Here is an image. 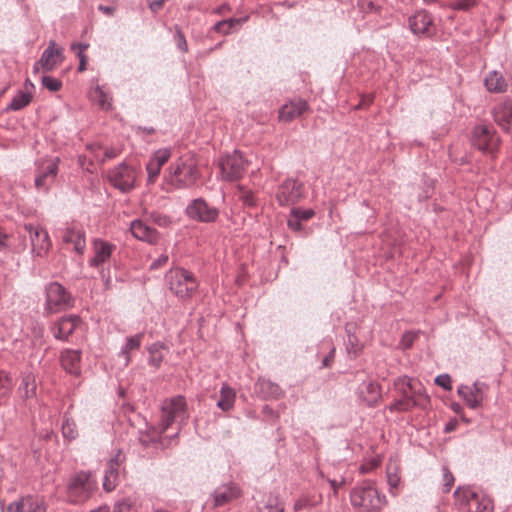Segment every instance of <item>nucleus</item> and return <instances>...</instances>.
Returning <instances> with one entry per match:
<instances>
[{
    "label": "nucleus",
    "instance_id": "1",
    "mask_svg": "<svg viewBox=\"0 0 512 512\" xmlns=\"http://www.w3.org/2000/svg\"><path fill=\"white\" fill-rule=\"evenodd\" d=\"M169 183L177 189L194 186L200 178L196 159L191 154L180 156L169 167Z\"/></svg>",
    "mask_w": 512,
    "mask_h": 512
},
{
    "label": "nucleus",
    "instance_id": "2",
    "mask_svg": "<svg viewBox=\"0 0 512 512\" xmlns=\"http://www.w3.org/2000/svg\"><path fill=\"white\" fill-rule=\"evenodd\" d=\"M351 504L361 512H379L385 504V496L380 495L374 482L364 480L350 493Z\"/></svg>",
    "mask_w": 512,
    "mask_h": 512
},
{
    "label": "nucleus",
    "instance_id": "3",
    "mask_svg": "<svg viewBox=\"0 0 512 512\" xmlns=\"http://www.w3.org/2000/svg\"><path fill=\"white\" fill-rule=\"evenodd\" d=\"M97 488V481L91 472L79 471L69 479L66 496L72 504H83L94 495Z\"/></svg>",
    "mask_w": 512,
    "mask_h": 512
},
{
    "label": "nucleus",
    "instance_id": "4",
    "mask_svg": "<svg viewBox=\"0 0 512 512\" xmlns=\"http://www.w3.org/2000/svg\"><path fill=\"white\" fill-rule=\"evenodd\" d=\"M169 289L181 300H187L193 297L199 287V282L195 275L184 269H171L166 275Z\"/></svg>",
    "mask_w": 512,
    "mask_h": 512
},
{
    "label": "nucleus",
    "instance_id": "5",
    "mask_svg": "<svg viewBox=\"0 0 512 512\" xmlns=\"http://www.w3.org/2000/svg\"><path fill=\"white\" fill-rule=\"evenodd\" d=\"M44 294V311L47 314L67 311L75 305V298L59 282L54 281L47 283L44 287Z\"/></svg>",
    "mask_w": 512,
    "mask_h": 512
},
{
    "label": "nucleus",
    "instance_id": "6",
    "mask_svg": "<svg viewBox=\"0 0 512 512\" xmlns=\"http://www.w3.org/2000/svg\"><path fill=\"white\" fill-rule=\"evenodd\" d=\"M247 165V161L239 151L235 150L226 154L219 161L222 179L228 182L241 179L246 172Z\"/></svg>",
    "mask_w": 512,
    "mask_h": 512
},
{
    "label": "nucleus",
    "instance_id": "7",
    "mask_svg": "<svg viewBox=\"0 0 512 512\" xmlns=\"http://www.w3.org/2000/svg\"><path fill=\"white\" fill-rule=\"evenodd\" d=\"M454 495L468 512H492L493 510L491 499L470 488L458 487Z\"/></svg>",
    "mask_w": 512,
    "mask_h": 512
},
{
    "label": "nucleus",
    "instance_id": "8",
    "mask_svg": "<svg viewBox=\"0 0 512 512\" xmlns=\"http://www.w3.org/2000/svg\"><path fill=\"white\" fill-rule=\"evenodd\" d=\"M219 209L210 205L204 198L193 199L185 208L188 218L201 223H214L219 217Z\"/></svg>",
    "mask_w": 512,
    "mask_h": 512
},
{
    "label": "nucleus",
    "instance_id": "9",
    "mask_svg": "<svg viewBox=\"0 0 512 512\" xmlns=\"http://www.w3.org/2000/svg\"><path fill=\"white\" fill-rule=\"evenodd\" d=\"M22 235L28 238L31 244V251L36 256H43L50 248V239L47 231L33 224L23 226Z\"/></svg>",
    "mask_w": 512,
    "mask_h": 512
},
{
    "label": "nucleus",
    "instance_id": "10",
    "mask_svg": "<svg viewBox=\"0 0 512 512\" xmlns=\"http://www.w3.org/2000/svg\"><path fill=\"white\" fill-rule=\"evenodd\" d=\"M108 180L116 189L128 192L134 188L136 171L126 163H121L108 172Z\"/></svg>",
    "mask_w": 512,
    "mask_h": 512
},
{
    "label": "nucleus",
    "instance_id": "11",
    "mask_svg": "<svg viewBox=\"0 0 512 512\" xmlns=\"http://www.w3.org/2000/svg\"><path fill=\"white\" fill-rule=\"evenodd\" d=\"M395 389L401 394V398L407 402H416L417 407H424L428 397L417 387V383L407 376L398 377L394 381Z\"/></svg>",
    "mask_w": 512,
    "mask_h": 512
},
{
    "label": "nucleus",
    "instance_id": "12",
    "mask_svg": "<svg viewBox=\"0 0 512 512\" xmlns=\"http://www.w3.org/2000/svg\"><path fill=\"white\" fill-rule=\"evenodd\" d=\"M186 417V401L183 396H177L164 402L162 407L163 430H167L173 422L183 421Z\"/></svg>",
    "mask_w": 512,
    "mask_h": 512
},
{
    "label": "nucleus",
    "instance_id": "13",
    "mask_svg": "<svg viewBox=\"0 0 512 512\" xmlns=\"http://www.w3.org/2000/svg\"><path fill=\"white\" fill-rule=\"evenodd\" d=\"M59 158H47L41 160L36 169L35 186L41 190H48L55 181L58 173Z\"/></svg>",
    "mask_w": 512,
    "mask_h": 512
},
{
    "label": "nucleus",
    "instance_id": "14",
    "mask_svg": "<svg viewBox=\"0 0 512 512\" xmlns=\"http://www.w3.org/2000/svg\"><path fill=\"white\" fill-rule=\"evenodd\" d=\"M241 496V489L233 482L218 486L210 495L206 506L219 508L225 506Z\"/></svg>",
    "mask_w": 512,
    "mask_h": 512
},
{
    "label": "nucleus",
    "instance_id": "15",
    "mask_svg": "<svg viewBox=\"0 0 512 512\" xmlns=\"http://www.w3.org/2000/svg\"><path fill=\"white\" fill-rule=\"evenodd\" d=\"M487 390L488 385L486 383L475 381L471 386H459L458 394L469 408L477 409L482 405Z\"/></svg>",
    "mask_w": 512,
    "mask_h": 512
},
{
    "label": "nucleus",
    "instance_id": "16",
    "mask_svg": "<svg viewBox=\"0 0 512 512\" xmlns=\"http://www.w3.org/2000/svg\"><path fill=\"white\" fill-rule=\"evenodd\" d=\"M303 195L302 183L287 179L279 187L276 192V199L281 206L291 205L298 202Z\"/></svg>",
    "mask_w": 512,
    "mask_h": 512
},
{
    "label": "nucleus",
    "instance_id": "17",
    "mask_svg": "<svg viewBox=\"0 0 512 512\" xmlns=\"http://www.w3.org/2000/svg\"><path fill=\"white\" fill-rule=\"evenodd\" d=\"M80 323L81 318L78 315L62 316L51 327L53 336L58 340L66 341Z\"/></svg>",
    "mask_w": 512,
    "mask_h": 512
},
{
    "label": "nucleus",
    "instance_id": "18",
    "mask_svg": "<svg viewBox=\"0 0 512 512\" xmlns=\"http://www.w3.org/2000/svg\"><path fill=\"white\" fill-rule=\"evenodd\" d=\"M472 143L483 152L494 153L500 144L496 130H474Z\"/></svg>",
    "mask_w": 512,
    "mask_h": 512
},
{
    "label": "nucleus",
    "instance_id": "19",
    "mask_svg": "<svg viewBox=\"0 0 512 512\" xmlns=\"http://www.w3.org/2000/svg\"><path fill=\"white\" fill-rule=\"evenodd\" d=\"M63 60V49L58 47L54 40H51L48 43V47L43 51L39 63L43 70L51 71Z\"/></svg>",
    "mask_w": 512,
    "mask_h": 512
},
{
    "label": "nucleus",
    "instance_id": "20",
    "mask_svg": "<svg viewBox=\"0 0 512 512\" xmlns=\"http://www.w3.org/2000/svg\"><path fill=\"white\" fill-rule=\"evenodd\" d=\"M62 368L74 376L81 374V351L76 349H64L60 354Z\"/></svg>",
    "mask_w": 512,
    "mask_h": 512
},
{
    "label": "nucleus",
    "instance_id": "21",
    "mask_svg": "<svg viewBox=\"0 0 512 512\" xmlns=\"http://www.w3.org/2000/svg\"><path fill=\"white\" fill-rule=\"evenodd\" d=\"M115 249L113 244L106 242L101 239H95L93 241L94 256L89 260L91 267H100L106 261H108Z\"/></svg>",
    "mask_w": 512,
    "mask_h": 512
},
{
    "label": "nucleus",
    "instance_id": "22",
    "mask_svg": "<svg viewBox=\"0 0 512 512\" xmlns=\"http://www.w3.org/2000/svg\"><path fill=\"white\" fill-rule=\"evenodd\" d=\"M130 230L132 235L150 244L157 243L159 234L155 228L148 226L142 220H134L131 222Z\"/></svg>",
    "mask_w": 512,
    "mask_h": 512
},
{
    "label": "nucleus",
    "instance_id": "23",
    "mask_svg": "<svg viewBox=\"0 0 512 512\" xmlns=\"http://www.w3.org/2000/svg\"><path fill=\"white\" fill-rule=\"evenodd\" d=\"M307 107V102L303 99L292 100L281 107L279 110V119L283 123H287L302 115V113L307 110Z\"/></svg>",
    "mask_w": 512,
    "mask_h": 512
},
{
    "label": "nucleus",
    "instance_id": "24",
    "mask_svg": "<svg viewBox=\"0 0 512 512\" xmlns=\"http://www.w3.org/2000/svg\"><path fill=\"white\" fill-rule=\"evenodd\" d=\"M314 216L315 211L313 209L294 207L289 213L287 225L292 231L300 232L303 230L302 223L310 220Z\"/></svg>",
    "mask_w": 512,
    "mask_h": 512
},
{
    "label": "nucleus",
    "instance_id": "25",
    "mask_svg": "<svg viewBox=\"0 0 512 512\" xmlns=\"http://www.w3.org/2000/svg\"><path fill=\"white\" fill-rule=\"evenodd\" d=\"M119 454L116 457L109 460L107 463V468L105 470V475L103 479V488L107 492L113 491L117 484L119 478V468H120V458Z\"/></svg>",
    "mask_w": 512,
    "mask_h": 512
},
{
    "label": "nucleus",
    "instance_id": "26",
    "mask_svg": "<svg viewBox=\"0 0 512 512\" xmlns=\"http://www.w3.org/2000/svg\"><path fill=\"white\" fill-rule=\"evenodd\" d=\"M255 393L262 399H279L283 395L280 386L267 379H259L255 383Z\"/></svg>",
    "mask_w": 512,
    "mask_h": 512
},
{
    "label": "nucleus",
    "instance_id": "27",
    "mask_svg": "<svg viewBox=\"0 0 512 512\" xmlns=\"http://www.w3.org/2000/svg\"><path fill=\"white\" fill-rule=\"evenodd\" d=\"M360 398L368 406H375L381 398V387L373 381L363 382L360 385Z\"/></svg>",
    "mask_w": 512,
    "mask_h": 512
},
{
    "label": "nucleus",
    "instance_id": "28",
    "mask_svg": "<svg viewBox=\"0 0 512 512\" xmlns=\"http://www.w3.org/2000/svg\"><path fill=\"white\" fill-rule=\"evenodd\" d=\"M409 25L414 34H430L432 17L426 12H418L409 18Z\"/></svg>",
    "mask_w": 512,
    "mask_h": 512
},
{
    "label": "nucleus",
    "instance_id": "29",
    "mask_svg": "<svg viewBox=\"0 0 512 512\" xmlns=\"http://www.w3.org/2000/svg\"><path fill=\"white\" fill-rule=\"evenodd\" d=\"M484 85L489 92L503 93L507 90L508 83L502 73L493 70L484 79Z\"/></svg>",
    "mask_w": 512,
    "mask_h": 512
},
{
    "label": "nucleus",
    "instance_id": "30",
    "mask_svg": "<svg viewBox=\"0 0 512 512\" xmlns=\"http://www.w3.org/2000/svg\"><path fill=\"white\" fill-rule=\"evenodd\" d=\"M36 378L32 372H26L22 375L18 393L22 399H31L36 396Z\"/></svg>",
    "mask_w": 512,
    "mask_h": 512
},
{
    "label": "nucleus",
    "instance_id": "31",
    "mask_svg": "<svg viewBox=\"0 0 512 512\" xmlns=\"http://www.w3.org/2000/svg\"><path fill=\"white\" fill-rule=\"evenodd\" d=\"M248 19H249V16H244V17H240V18L224 19V20L218 21L214 25L213 29L218 33L228 35L230 33H233L234 31H237L238 28L242 24L247 22Z\"/></svg>",
    "mask_w": 512,
    "mask_h": 512
},
{
    "label": "nucleus",
    "instance_id": "32",
    "mask_svg": "<svg viewBox=\"0 0 512 512\" xmlns=\"http://www.w3.org/2000/svg\"><path fill=\"white\" fill-rule=\"evenodd\" d=\"M236 392L227 384H223L220 389V398L216 402V406L224 412L230 411L235 403Z\"/></svg>",
    "mask_w": 512,
    "mask_h": 512
},
{
    "label": "nucleus",
    "instance_id": "33",
    "mask_svg": "<svg viewBox=\"0 0 512 512\" xmlns=\"http://www.w3.org/2000/svg\"><path fill=\"white\" fill-rule=\"evenodd\" d=\"M495 122L500 126L512 124V102L506 101L493 110Z\"/></svg>",
    "mask_w": 512,
    "mask_h": 512
},
{
    "label": "nucleus",
    "instance_id": "34",
    "mask_svg": "<svg viewBox=\"0 0 512 512\" xmlns=\"http://www.w3.org/2000/svg\"><path fill=\"white\" fill-rule=\"evenodd\" d=\"M66 243H71L78 254H82L86 247L84 232L81 230L68 229L63 235Z\"/></svg>",
    "mask_w": 512,
    "mask_h": 512
},
{
    "label": "nucleus",
    "instance_id": "35",
    "mask_svg": "<svg viewBox=\"0 0 512 512\" xmlns=\"http://www.w3.org/2000/svg\"><path fill=\"white\" fill-rule=\"evenodd\" d=\"M143 336V333H138L136 335L127 337L126 343L119 353L120 356L124 357L126 365H128L130 362V352L140 348Z\"/></svg>",
    "mask_w": 512,
    "mask_h": 512
},
{
    "label": "nucleus",
    "instance_id": "36",
    "mask_svg": "<svg viewBox=\"0 0 512 512\" xmlns=\"http://www.w3.org/2000/svg\"><path fill=\"white\" fill-rule=\"evenodd\" d=\"M89 95L91 100L101 109L108 110L111 108L112 98L99 85L91 89Z\"/></svg>",
    "mask_w": 512,
    "mask_h": 512
},
{
    "label": "nucleus",
    "instance_id": "37",
    "mask_svg": "<svg viewBox=\"0 0 512 512\" xmlns=\"http://www.w3.org/2000/svg\"><path fill=\"white\" fill-rule=\"evenodd\" d=\"M164 350H167V347L160 342L153 343L151 346L148 347V363L150 366H153L154 368L160 367L164 359Z\"/></svg>",
    "mask_w": 512,
    "mask_h": 512
},
{
    "label": "nucleus",
    "instance_id": "38",
    "mask_svg": "<svg viewBox=\"0 0 512 512\" xmlns=\"http://www.w3.org/2000/svg\"><path fill=\"white\" fill-rule=\"evenodd\" d=\"M32 99V96L28 92L18 91V93L12 98L11 102L7 105V110L18 111L27 106Z\"/></svg>",
    "mask_w": 512,
    "mask_h": 512
},
{
    "label": "nucleus",
    "instance_id": "39",
    "mask_svg": "<svg viewBox=\"0 0 512 512\" xmlns=\"http://www.w3.org/2000/svg\"><path fill=\"white\" fill-rule=\"evenodd\" d=\"M62 435L64 438L68 440H74L78 437V431L75 421L69 417L67 414L63 416L62 422Z\"/></svg>",
    "mask_w": 512,
    "mask_h": 512
},
{
    "label": "nucleus",
    "instance_id": "40",
    "mask_svg": "<svg viewBox=\"0 0 512 512\" xmlns=\"http://www.w3.org/2000/svg\"><path fill=\"white\" fill-rule=\"evenodd\" d=\"M21 506L24 508V512H45L43 504L32 496L22 498Z\"/></svg>",
    "mask_w": 512,
    "mask_h": 512
},
{
    "label": "nucleus",
    "instance_id": "41",
    "mask_svg": "<svg viewBox=\"0 0 512 512\" xmlns=\"http://www.w3.org/2000/svg\"><path fill=\"white\" fill-rule=\"evenodd\" d=\"M260 512H284V505L277 497L270 496Z\"/></svg>",
    "mask_w": 512,
    "mask_h": 512
},
{
    "label": "nucleus",
    "instance_id": "42",
    "mask_svg": "<svg viewBox=\"0 0 512 512\" xmlns=\"http://www.w3.org/2000/svg\"><path fill=\"white\" fill-rule=\"evenodd\" d=\"M12 389L11 377L5 372H0V400L9 395Z\"/></svg>",
    "mask_w": 512,
    "mask_h": 512
},
{
    "label": "nucleus",
    "instance_id": "43",
    "mask_svg": "<svg viewBox=\"0 0 512 512\" xmlns=\"http://www.w3.org/2000/svg\"><path fill=\"white\" fill-rule=\"evenodd\" d=\"M387 482L391 488L398 487L400 483V476L396 465L389 464L387 466Z\"/></svg>",
    "mask_w": 512,
    "mask_h": 512
},
{
    "label": "nucleus",
    "instance_id": "44",
    "mask_svg": "<svg viewBox=\"0 0 512 512\" xmlns=\"http://www.w3.org/2000/svg\"><path fill=\"white\" fill-rule=\"evenodd\" d=\"M170 156L171 151L169 149H159L150 160L161 168L169 160Z\"/></svg>",
    "mask_w": 512,
    "mask_h": 512
},
{
    "label": "nucleus",
    "instance_id": "45",
    "mask_svg": "<svg viewBox=\"0 0 512 512\" xmlns=\"http://www.w3.org/2000/svg\"><path fill=\"white\" fill-rule=\"evenodd\" d=\"M239 199L244 205L253 207L256 205V199L252 191L246 190L244 187H239Z\"/></svg>",
    "mask_w": 512,
    "mask_h": 512
},
{
    "label": "nucleus",
    "instance_id": "46",
    "mask_svg": "<svg viewBox=\"0 0 512 512\" xmlns=\"http://www.w3.org/2000/svg\"><path fill=\"white\" fill-rule=\"evenodd\" d=\"M42 85L51 92H57L62 87V82L52 76H43Z\"/></svg>",
    "mask_w": 512,
    "mask_h": 512
},
{
    "label": "nucleus",
    "instance_id": "47",
    "mask_svg": "<svg viewBox=\"0 0 512 512\" xmlns=\"http://www.w3.org/2000/svg\"><path fill=\"white\" fill-rule=\"evenodd\" d=\"M413 407H417V403L416 402H407L406 400L400 398L398 400H396L391 406H390V410L391 411H409L411 410Z\"/></svg>",
    "mask_w": 512,
    "mask_h": 512
},
{
    "label": "nucleus",
    "instance_id": "48",
    "mask_svg": "<svg viewBox=\"0 0 512 512\" xmlns=\"http://www.w3.org/2000/svg\"><path fill=\"white\" fill-rule=\"evenodd\" d=\"M134 505L130 499H123L115 504L113 512H134Z\"/></svg>",
    "mask_w": 512,
    "mask_h": 512
},
{
    "label": "nucleus",
    "instance_id": "49",
    "mask_svg": "<svg viewBox=\"0 0 512 512\" xmlns=\"http://www.w3.org/2000/svg\"><path fill=\"white\" fill-rule=\"evenodd\" d=\"M443 471V480H444V492H449L454 485V476L448 469V467L444 466L442 468Z\"/></svg>",
    "mask_w": 512,
    "mask_h": 512
},
{
    "label": "nucleus",
    "instance_id": "50",
    "mask_svg": "<svg viewBox=\"0 0 512 512\" xmlns=\"http://www.w3.org/2000/svg\"><path fill=\"white\" fill-rule=\"evenodd\" d=\"M435 383L442 387L444 390H447V391H450L452 389V380H451V377L450 375L448 374H441V375H438L436 378H435Z\"/></svg>",
    "mask_w": 512,
    "mask_h": 512
},
{
    "label": "nucleus",
    "instance_id": "51",
    "mask_svg": "<svg viewBox=\"0 0 512 512\" xmlns=\"http://www.w3.org/2000/svg\"><path fill=\"white\" fill-rule=\"evenodd\" d=\"M476 5V0H455L453 2V9L468 11Z\"/></svg>",
    "mask_w": 512,
    "mask_h": 512
},
{
    "label": "nucleus",
    "instance_id": "52",
    "mask_svg": "<svg viewBox=\"0 0 512 512\" xmlns=\"http://www.w3.org/2000/svg\"><path fill=\"white\" fill-rule=\"evenodd\" d=\"M146 169L148 172L149 181H154V179L159 175L161 168L158 164H155L153 161L149 160L146 165Z\"/></svg>",
    "mask_w": 512,
    "mask_h": 512
},
{
    "label": "nucleus",
    "instance_id": "53",
    "mask_svg": "<svg viewBox=\"0 0 512 512\" xmlns=\"http://www.w3.org/2000/svg\"><path fill=\"white\" fill-rule=\"evenodd\" d=\"M151 218L159 226L166 227L171 223L170 217L160 213H152Z\"/></svg>",
    "mask_w": 512,
    "mask_h": 512
},
{
    "label": "nucleus",
    "instance_id": "54",
    "mask_svg": "<svg viewBox=\"0 0 512 512\" xmlns=\"http://www.w3.org/2000/svg\"><path fill=\"white\" fill-rule=\"evenodd\" d=\"M175 39H176V44H177V47L179 48V50H181L182 52H187L188 45H187L184 34L180 30H177Z\"/></svg>",
    "mask_w": 512,
    "mask_h": 512
},
{
    "label": "nucleus",
    "instance_id": "55",
    "mask_svg": "<svg viewBox=\"0 0 512 512\" xmlns=\"http://www.w3.org/2000/svg\"><path fill=\"white\" fill-rule=\"evenodd\" d=\"M167 261H168V255L167 254H162L156 260H154L151 263L150 268L151 269H158V268L162 267L163 265H165L167 263Z\"/></svg>",
    "mask_w": 512,
    "mask_h": 512
},
{
    "label": "nucleus",
    "instance_id": "56",
    "mask_svg": "<svg viewBox=\"0 0 512 512\" xmlns=\"http://www.w3.org/2000/svg\"><path fill=\"white\" fill-rule=\"evenodd\" d=\"M103 149L104 157L101 159L102 162H104L105 160L113 159L119 154V151L116 148L105 147Z\"/></svg>",
    "mask_w": 512,
    "mask_h": 512
},
{
    "label": "nucleus",
    "instance_id": "57",
    "mask_svg": "<svg viewBox=\"0 0 512 512\" xmlns=\"http://www.w3.org/2000/svg\"><path fill=\"white\" fill-rule=\"evenodd\" d=\"M165 2H166V0L149 1V8L153 13H157L159 10L162 9Z\"/></svg>",
    "mask_w": 512,
    "mask_h": 512
},
{
    "label": "nucleus",
    "instance_id": "58",
    "mask_svg": "<svg viewBox=\"0 0 512 512\" xmlns=\"http://www.w3.org/2000/svg\"><path fill=\"white\" fill-rule=\"evenodd\" d=\"M415 338H416V335L413 334V333H406V334H404L403 338H402L403 346L406 347V348H409L413 344Z\"/></svg>",
    "mask_w": 512,
    "mask_h": 512
},
{
    "label": "nucleus",
    "instance_id": "59",
    "mask_svg": "<svg viewBox=\"0 0 512 512\" xmlns=\"http://www.w3.org/2000/svg\"><path fill=\"white\" fill-rule=\"evenodd\" d=\"M22 499L19 501H15L8 505L7 512H24V508H22Z\"/></svg>",
    "mask_w": 512,
    "mask_h": 512
},
{
    "label": "nucleus",
    "instance_id": "60",
    "mask_svg": "<svg viewBox=\"0 0 512 512\" xmlns=\"http://www.w3.org/2000/svg\"><path fill=\"white\" fill-rule=\"evenodd\" d=\"M77 56L79 58L78 71L83 72L86 70L87 57L84 53H77Z\"/></svg>",
    "mask_w": 512,
    "mask_h": 512
},
{
    "label": "nucleus",
    "instance_id": "61",
    "mask_svg": "<svg viewBox=\"0 0 512 512\" xmlns=\"http://www.w3.org/2000/svg\"><path fill=\"white\" fill-rule=\"evenodd\" d=\"M89 47V44L86 43H73L71 45V49L76 53H84V51Z\"/></svg>",
    "mask_w": 512,
    "mask_h": 512
},
{
    "label": "nucleus",
    "instance_id": "62",
    "mask_svg": "<svg viewBox=\"0 0 512 512\" xmlns=\"http://www.w3.org/2000/svg\"><path fill=\"white\" fill-rule=\"evenodd\" d=\"M98 10L101 11L102 13L108 15V16H112L115 12V7L113 6H106V5H99L98 6Z\"/></svg>",
    "mask_w": 512,
    "mask_h": 512
},
{
    "label": "nucleus",
    "instance_id": "63",
    "mask_svg": "<svg viewBox=\"0 0 512 512\" xmlns=\"http://www.w3.org/2000/svg\"><path fill=\"white\" fill-rule=\"evenodd\" d=\"M101 277L104 281V287L106 290H109L112 288V280L111 277L104 272V270L101 271Z\"/></svg>",
    "mask_w": 512,
    "mask_h": 512
},
{
    "label": "nucleus",
    "instance_id": "64",
    "mask_svg": "<svg viewBox=\"0 0 512 512\" xmlns=\"http://www.w3.org/2000/svg\"><path fill=\"white\" fill-rule=\"evenodd\" d=\"M334 352L335 350L332 349L331 352L326 357H324L322 360V367H329L331 365L334 360Z\"/></svg>",
    "mask_w": 512,
    "mask_h": 512
}]
</instances>
